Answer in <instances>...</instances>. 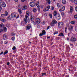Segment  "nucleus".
<instances>
[{
    "label": "nucleus",
    "mask_w": 77,
    "mask_h": 77,
    "mask_svg": "<svg viewBox=\"0 0 77 77\" xmlns=\"http://www.w3.org/2000/svg\"><path fill=\"white\" fill-rule=\"evenodd\" d=\"M48 9L47 8V7H46L45 8H44V10H43V11L44 12H45V11H48Z\"/></svg>",
    "instance_id": "bb28decb"
},
{
    "label": "nucleus",
    "mask_w": 77,
    "mask_h": 77,
    "mask_svg": "<svg viewBox=\"0 0 77 77\" xmlns=\"http://www.w3.org/2000/svg\"><path fill=\"white\" fill-rule=\"evenodd\" d=\"M6 26L7 27H8L9 28L11 27V25L9 24H7L6 25Z\"/></svg>",
    "instance_id": "c756f323"
},
{
    "label": "nucleus",
    "mask_w": 77,
    "mask_h": 77,
    "mask_svg": "<svg viewBox=\"0 0 77 77\" xmlns=\"http://www.w3.org/2000/svg\"><path fill=\"white\" fill-rule=\"evenodd\" d=\"M37 28L39 29V28H40V26L38 24L37 25Z\"/></svg>",
    "instance_id": "ea45409f"
},
{
    "label": "nucleus",
    "mask_w": 77,
    "mask_h": 77,
    "mask_svg": "<svg viewBox=\"0 0 77 77\" xmlns=\"http://www.w3.org/2000/svg\"><path fill=\"white\" fill-rule=\"evenodd\" d=\"M0 26L1 29H3L5 27V25L3 23H1L0 25Z\"/></svg>",
    "instance_id": "2eb2a0df"
},
{
    "label": "nucleus",
    "mask_w": 77,
    "mask_h": 77,
    "mask_svg": "<svg viewBox=\"0 0 77 77\" xmlns=\"http://www.w3.org/2000/svg\"><path fill=\"white\" fill-rule=\"evenodd\" d=\"M16 47H15V46H14L12 48V50H16Z\"/></svg>",
    "instance_id": "e433bc0d"
},
{
    "label": "nucleus",
    "mask_w": 77,
    "mask_h": 77,
    "mask_svg": "<svg viewBox=\"0 0 77 77\" xmlns=\"http://www.w3.org/2000/svg\"><path fill=\"white\" fill-rule=\"evenodd\" d=\"M30 19L31 21H33V16L31 15Z\"/></svg>",
    "instance_id": "c85d7f7f"
},
{
    "label": "nucleus",
    "mask_w": 77,
    "mask_h": 77,
    "mask_svg": "<svg viewBox=\"0 0 77 77\" xmlns=\"http://www.w3.org/2000/svg\"><path fill=\"white\" fill-rule=\"evenodd\" d=\"M10 63H9V62H8L7 63V65H9Z\"/></svg>",
    "instance_id": "052dcab7"
},
{
    "label": "nucleus",
    "mask_w": 77,
    "mask_h": 77,
    "mask_svg": "<svg viewBox=\"0 0 77 77\" xmlns=\"http://www.w3.org/2000/svg\"><path fill=\"white\" fill-rule=\"evenodd\" d=\"M61 15H62V16H63V15H64V14H63V13H61Z\"/></svg>",
    "instance_id": "69168bd1"
},
{
    "label": "nucleus",
    "mask_w": 77,
    "mask_h": 77,
    "mask_svg": "<svg viewBox=\"0 0 77 77\" xmlns=\"http://www.w3.org/2000/svg\"><path fill=\"white\" fill-rule=\"evenodd\" d=\"M74 18H75V19H77V14H76L74 16Z\"/></svg>",
    "instance_id": "79ce46f5"
},
{
    "label": "nucleus",
    "mask_w": 77,
    "mask_h": 77,
    "mask_svg": "<svg viewBox=\"0 0 77 77\" xmlns=\"http://www.w3.org/2000/svg\"><path fill=\"white\" fill-rule=\"evenodd\" d=\"M25 19H26V20H27V18H29V17H28L27 16H25Z\"/></svg>",
    "instance_id": "a19ab883"
},
{
    "label": "nucleus",
    "mask_w": 77,
    "mask_h": 77,
    "mask_svg": "<svg viewBox=\"0 0 77 77\" xmlns=\"http://www.w3.org/2000/svg\"><path fill=\"white\" fill-rule=\"evenodd\" d=\"M58 33V32H54V35H56V34H57Z\"/></svg>",
    "instance_id": "bf43d9fd"
},
{
    "label": "nucleus",
    "mask_w": 77,
    "mask_h": 77,
    "mask_svg": "<svg viewBox=\"0 0 77 77\" xmlns=\"http://www.w3.org/2000/svg\"><path fill=\"white\" fill-rule=\"evenodd\" d=\"M11 18H14L17 17V14L16 12L12 13L11 15Z\"/></svg>",
    "instance_id": "7ed1b4c3"
},
{
    "label": "nucleus",
    "mask_w": 77,
    "mask_h": 77,
    "mask_svg": "<svg viewBox=\"0 0 77 77\" xmlns=\"http://www.w3.org/2000/svg\"><path fill=\"white\" fill-rule=\"evenodd\" d=\"M62 2L63 5H66V0H62Z\"/></svg>",
    "instance_id": "f3484780"
},
{
    "label": "nucleus",
    "mask_w": 77,
    "mask_h": 77,
    "mask_svg": "<svg viewBox=\"0 0 77 77\" xmlns=\"http://www.w3.org/2000/svg\"><path fill=\"white\" fill-rule=\"evenodd\" d=\"M46 9H48V11H49V9H50V5H48L47 6V7H46Z\"/></svg>",
    "instance_id": "7c9ffc66"
},
{
    "label": "nucleus",
    "mask_w": 77,
    "mask_h": 77,
    "mask_svg": "<svg viewBox=\"0 0 77 77\" xmlns=\"http://www.w3.org/2000/svg\"><path fill=\"white\" fill-rule=\"evenodd\" d=\"M63 23L62 22H59L58 23V27L59 29H60V28H62V27H63Z\"/></svg>",
    "instance_id": "f257e3e1"
},
{
    "label": "nucleus",
    "mask_w": 77,
    "mask_h": 77,
    "mask_svg": "<svg viewBox=\"0 0 77 77\" xmlns=\"http://www.w3.org/2000/svg\"><path fill=\"white\" fill-rule=\"evenodd\" d=\"M18 11L20 14H21V13H22L21 12V9H18Z\"/></svg>",
    "instance_id": "473e14b6"
},
{
    "label": "nucleus",
    "mask_w": 77,
    "mask_h": 77,
    "mask_svg": "<svg viewBox=\"0 0 77 77\" xmlns=\"http://www.w3.org/2000/svg\"><path fill=\"white\" fill-rule=\"evenodd\" d=\"M30 28H32V26H31V25H30V24H29L26 26V30H30Z\"/></svg>",
    "instance_id": "1a4fd4ad"
},
{
    "label": "nucleus",
    "mask_w": 77,
    "mask_h": 77,
    "mask_svg": "<svg viewBox=\"0 0 77 77\" xmlns=\"http://www.w3.org/2000/svg\"><path fill=\"white\" fill-rule=\"evenodd\" d=\"M36 6L37 7V8H39V5H38V4H36Z\"/></svg>",
    "instance_id": "13d9d810"
},
{
    "label": "nucleus",
    "mask_w": 77,
    "mask_h": 77,
    "mask_svg": "<svg viewBox=\"0 0 77 77\" xmlns=\"http://www.w3.org/2000/svg\"><path fill=\"white\" fill-rule=\"evenodd\" d=\"M70 23L71 24H75V21H71Z\"/></svg>",
    "instance_id": "412c9836"
},
{
    "label": "nucleus",
    "mask_w": 77,
    "mask_h": 77,
    "mask_svg": "<svg viewBox=\"0 0 77 77\" xmlns=\"http://www.w3.org/2000/svg\"><path fill=\"white\" fill-rule=\"evenodd\" d=\"M72 29H73V26H70L69 27V30H72Z\"/></svg>",
    "instance_id": "a211bd4d"
},
{
    "label": "nucleus",
    "mask_w": 77,
    "mask_h": 77,
    "mask_svg": "<svg viewBox=\"0 0 77 77\" xmlns=\"http://www.w3.org/2000/svg\"><path fill=\"white\" fill-rule=\"evenodd\" d=\"M29 5L31 7H34L36 5V4L34 2H31L29 3Z\"/></svg>",
    "instance_id": "423d86ee"
},
{
    "label": "nucleus",
    "mask_w": 77,
    "mask_h": 77,
    "mask_svg": "<svg viewBox=\"0 0 77 77\" xmlns=\"http://www.w3.org/2000/svg\"><path fill=\"white\" fill-rule=\"evenodd\" d=\"M47 38L48 39H50V37L48 36V37H47Z\"/></svg>",
    "instance_id": "338daca9"
},
{
    "label": "nucleus",
    "mask_w": 77,
    "mask_h": 77,
    "mask_svg": "<svg viewBox=\"0 0 77 77\" xmlns=\"http://www.w3.org/2000/svg\"><path fill=\"white\" fill-rule=\"evenodd\" d=\"M42 76H44V75H45L46 74V73H42Z\"/></svg>",
    "instance_id": "a18cd8bd"
},
{
    "label": "nucleus",
    "mask_w": 77,
    "mask_h": 77,
    "mask_svg": "<svg viewBox=\"0 0 77 77\" xmlns=\"http://www.w3.org/2000/svg\"><path fill=\"white\" fill-rule=\"evenodd\" d=\"M57 6L58 8H60V4L59 3H57Z\"/></svg>",
    "instance_id": "f704fd0d"
},
{
    "label": "nucleus",
    "mask_w": 77,
    "mask_h": 77,
    "mask_svg": "<svg viewBox=\"0 0 77 77\" xmlns=\"http://www.w3.org/2000/svg\"><path fill=\"white\" fill-rule=\"evenodd\" d=\"M17 23H14V26L15 27H17Z\"/></svg>",
    "instance_id": "de8ad7c7"
},
{
    "label": "nucleus",
    "mask_w": 77,
    "mask_h": 77,
    "mask_svg": "<svg viewBox=\"0 0 77 77\" xmlns=\"http://www.w3.org/2000/svg\"><path fill=\"white\" fill-rule=\"evenodd\" d=\"M52 2V1L51 0H48V3L49 4V5H50V4Z\"/></svg>",
    "instance_id": "6ab92c4d"
},
{
    "label": "nucleus",
    "mask_w": 77,
    "mask_h": 77,
    "mask_svg": "<svg viewBox=\"0 0 77 77\" xmlns=\"http://www.w3.org/2000/svg\"><path fill=\"white\" fill-rule=\"evenodd\" d=\"M66 39L68 41H69V38L68 37L66 38Z\"/></svg>",
    "instance_id": "5fc2aeb1"
},
{
    "label": "nucleus",
    "mask_w": 77,
    "mask_h": 77,
    "mask_svg": "<svg viewBox=\"0 0 77 77\" xmlns=\"http://www.w3.org/2000/svg\"><path fill=\"white\" fill-rule=\"evenodd\" d=\"M43 35V34L42 33H40L39 34V36H42Z\"/></svg>",
    "instance_id": "c03bdc74"
},
{
    "label": "nucleus",
    "mask_w": 77,
    "mask_h": 77,
    "mask_svg": "<svg viewBox=\"0 0 77 77\" xmlns=\"http://www.w3.org/2000/svg\"><path fill=\"white\" fill-rule=\"evenodd\" d=\"M38 12H40V8H38Z\"/></svg>",
    "instance_id": "e2e57ef3"
},
{
    "label": "nucleus",
    "mask_w": 77,
    "mask_h": 77,
    "mask_svg": "<svg viewBox=\"0 0 77 77\" xmlns=\"http://www.w3.org/2000/svg\"><path fill=\"white\" fill-rule=\"evenodd\" d=\"M0 5H1L2 6L3 8H5L6 6V4L4 2H0Z\"/></svg>",
    "instance_id": "20e7f679"
},
{
    "label": "nucleus",
    "mask_w": 77,
    "mask_h": 77,
    "mask_svg": "<svg viewBox=\"0 0 77 77\" xmlns=\"http://www.w3.org/2000/svg\"><path fill=\"white\" fill-rule=\"evenodd\" d=\"M4 44H8V41H6L5 42Z\"/></svg>",
    "instance_id": "603ef678"
},
{
    "label": "nucleus",
    "mask_w": 77,
    "mask_h": 77,
    "mask_svg": "<svg viewBox=\"0 0 77 77\" xmlns=\"http://www.w3.org/2000/svg\"><path fill=\"white\" fill-rule=\"evenodd\" d=\"M70 12H72L74 11V8H73V7L71 6L70 7Z\"/></svg>",
    "instance_id": "ddd939ff"
},
{
    "label": "nucleus",
    "mask_w": 77,
    "mask_h": 77,
    "mask_svg": "<svg viewBox=\"0 0 77 77\" xmlns=\"http://www.w3.org/2000/svg\"><path fill=\"white\" fill-rule=\"evenodd\" d=\"M11 39L13 41H14L15 40V37H13Z\"/></svg>",
    "instance_id": "09e8293b"
},
{
    "label": "nucleus",
    "mask_w": 77,
    "mask_h": 77,
    "mask_svg": "<svg viewBox=\"0 0 77 77\" xmlns=\"http://www.w3.org/2000/svg\"><path fill=\"white\" fill-rule=\"evenodd\" d=\"M8 38V35L6 34H4L3 35V39L4 40H6Z\"/></svg>",
    "instance_id": "9d476101"
},
{
    "label": "nucleus",
    "mask_w": 77,
    "mask_h": 77,
    "mask_svg": "<svg viewBox=\"0 0 77 77\" xmlns=\"http://www.w3.org/2000/svg\"><path fill=\"white\" fill-rule=\"evenodd\" d=\"M74 3L75 4H77V0H74Z\"/></svg>",
    "instance_id": "4c0bfd02"
},
{
    "label": "nucleus",
    "mask_w": 77,
    "mask_h": 77,
    "mask_svg": "<svg viewBox=\"0 0 77 77\" xmlns=\"http://www.w3.org/2000/svg\"><path fill=\"white\" fill-rule=\"evenodd\" d=\"M27 8V7L26 5H24L23 6V7L22 8V10H26Z\"/></svg>",
    "instance_id": "4468645a"
},
{
    "label": "nucleus",
    "mask_w": 77,
    "mask_h": 77,
    "mask_svg": "<svg viewBox=\"0 0 77 77\" xmlns=\"http://www.w3.org/2000/svg\"><path fill=\"white\" fill-rule=\"evenodd\" d=\"M33 11L34 12H35L36 11V8H34L33 9Z\"/></svg>",
    "instance_id": "72a5a7b5"
},
{
    "label": "nucleus",
    "mask_w": 77,
    "mask_h": 77,
    "mask_svg": "<svg viewBox=\"0 0 77 77\" xmlns=\"http://www.w3.org/2000/svg\"><path fill=\"white\" fill-rule=\"evenodd\" d=\"M2 9V7L1 6V5H0V13L1 12V11Z\"/></svg>",
    "instance_id": "37998d69"
},
{
    "label": "nucleus",
    "mask_w": 77,
    "mask_h": 77,
    "mask_svg": "<svg viewBox=\"0 0 77 77\" xmlns=\"http://www.w3.org/2000/svg\"><path fill=\"white\" fill-rule=\"evenodd\" d=\"M21 2H24V1H25V0H21Z\"/></svg>",
    "instance_id": "0e129e2a"
},
{
    "label": "nucleus",
    "mask_w": 77,
    "mask_h": 77,
    "mask_svg": "<svg viewBox=\"0 0 77 77\" xmlns=\"http://www.w3.org/2000/svg\"><path fill=\"white\" fill-rule=\"evenodd\" d=\"M23 22H21V25L23 26Z\"/></svg>",
    "instance_id": "680f3d73"
},
{
    "label": "nucleus",
    "mask_w": 77,
    "mask_h": 77,
    "mask_svg": "<svg viewBox=\"0 0 77 77\" xmlns=\"http://www.w3.org/2000/svg\"><path fill=\"white\" fill-rule=\"evenodd\" d=\"M3 29H0V33H2V32H3Z\"/></svg>",
    "instance_id": "864d4df0"
},
{
    "label": "nucleus",
    "mask_w": 77,
    "mask_h": 77,
    "mask_svg": "<svg viewBox=\"0 0 77 77\" xmlns=\"http://www.w3.org/2000/svg\"><path fill=\"white\" fill-rule=\"evenodd\" d=\"M36 22L38 24H39L41 23V20L39 18H37L36 19Z\"/></svg>",
    "instance_id": "9b49d317"
},
{
    "label": "nucleus",
    "mask_w": 77,
    "mask_h": 77,
    "mask_svg": "<svg viewBox=\"0 0 77 77\" xmlns=\"http://www.w3.org/2000/svg\"><path fill=\"white\" fill-rule=\"evenodd\" d=\"M65 9V6H61V9H60L59 11L60 12H62Z\"/></svg>",
    "instance_id": "0eeeda50"
},
{
    "label": "nucleus",
    "mask_w": 77,
    "mask_h": 77,
    "mask_svg": "<svg viewBox=\"0 0 77 77\" xmlns=\"http://www.w3.org/2000/svg\"><path fill=\"white\" fill-rule=\"evenodd\" d=\"M67 28H68L67 26L65 28V31L66 32V29H67Z\"/></svg>",
    "instance_id": "3c124183"
},
{
    "label": "nucleus",
    "mask_w": 77,
    "mask_h": 77,
    "mask_svg": "<svg viewBox=\"0 0 77 77\" xmlns=\"http://www.w3.org/2000/svg\"><path fill=\"white\" fill-rule=\"evenodd\" d=\"M56 18L57 20H59L60 19V16L59 14H57L56 16Z\"/></svg>",
    "instance_id": "f8f14e48"
},
{
    "label": "nucleus",
    "mask_w": 77,
    "mask_h": 77,
    "mask_svg": "<svg viewBox=\"0 0 77 77\" xmlns=\"http://www.w3.org/2000/svg\"><path fill=\"white\" fill-rule=\"evenodd\" d=\"M49 16L50 17V18H52V14H49Z\"/></svg>",
    "instance_id": "c9c22d12"
},
{
    "label": "nucleus",
    "mask_w": 77,
    "mask_h": 77,
    "mask_svg": "<svg viewBox=\"0 0 77 77\" xmlns=\"http://www.w3.org/2000/svg\"><path fill=\"white\" fill-rule=\"evenodd\" d=\"M8 53V51L7 50L5 51L3 54V55H5V54H6Z\"/></svg>",
    "instance_id": "b1692460"
},
{
    "label": "nucleus",
    "mask_w": 77,
    "mask_h": 77,
    "mask_svg": "<svg viewBox=\"0 0 77 77\" xmlns=\"http://www.w3.org/2000/svg\"><path fill=\"white\" fill-rule=\"evenodd\" d=\"M3 54V51H2L0 54V56H1V55Z\"/></svg>",
    "instance_id": "8fccbe9b"
},
{
    "label": "nucleus",
    "mask_w": 77,
    "mask_h": 77,
    "mask_svg": "<svg viewBox=\"0 0 77 77\" xmlns=\"http://www.w3.org/2000/svg\"><path fill=\"white\" fill-rule=\"evenodd\" d=\"M11 35L12 36H15V33H14V32L12 33V34H11Z\"/></svg>",
    "instance_id": "49530a36"
},
{
    "label": "nucleus",
    "mask_w": 77,
    "mask_h": 77,
    "mask_svg": "<svg viewBox=\"0 0 77 77\" xmlns=\"http://www.w3.org/2000/svg\"><path fill=\"white\" fill-rule=\"evenodd\" d=\"M30 13H31L29 11H27L26 12V15H28V16H29L30 14Z\"/></svg>",
    "instance_id": "dca6fc26"
},
{
    "label": "nucleus",
    "mask_w": 77,
    "mask_h": 77,
    "mask_svg": "<svg viewBox=\"0 0 77 77\" xmlns=\"http://www.w3.org/2000/svg\"><path fill=\"white\" fill-rule=\"evenodd\" d=\"M4 31V32H6V31H7V29L6 27H4V28H3Z\"/></svg>",
    "instance_id": "5701e85b"
},
{
    "label": "nucleus",
    "mask_w": 77,
    "mask_h": 77,
    "mask_svg": "<svg viewBox=\"0 0 77 77\" xmlns=\"http://www.w3.org/2000/svg\"><path fill=\"white\" fill-rule=\"evenodd\" d=\"M57 14V12L56 11H54V15L55 17V16H56Z\"/></svg>",
    "instance_id": "4be33fe9"
},
{
    "label": "nucleus",
    "mask_w": 77,
    "mask_h": 77,
    "mask_svg": "<svg viewBox=\"0 0 77 77\" xmlns=\"http://www.w3.org/2000/svg\"><path fill=\"white\" fill-rule=\"evenodd\" d=\"M24 21H25V24H26L27 23V19H26L25 18L24 19Z\"/></svg>",
    "instance_id": "cd10ccee"
},
{
    "label": "nucleus",
    "mask_w": 77,
    "mask_h": 77,
    "mask_svg": "<svg viewBox=\"0 0 77 77\" xmlns=\"http://www.w3.org/2000/svg\"><path fill=\"white\" fill-rule=\"evenodd\" d=\"M8 13L7 11L5 12V14H1V16L3 18H5L6 16H8Z\"/></svg>",
    "instance_id": "39448f33"
},
{
    "label": "nucleus",
    "mask_w": 77,
    "mask_h": 77,
    "mask_svg": "<svg viewBox=\"0 0 77 77\" xmlns=\"http://www.w3.org/2000/svg\"><path fill=\"white\" fill-rule=\"evenodd\" d=\"M70 2H73V0H70Z\"/></svg>",
    "instance_id": "774afa93"
},
{
    "label": "nucleus",
    "mask_w": 77,
    "mask_h": 77,
    "mask_svg": "<svg viewBox=\"0 0 77 77\" xmlns=\"http://www.w3.org/2000/svg\"><path fill=\"white\" fill-rule=\"evenodd\" d=\"M46 33V32H45V30H43L42 31V34H43V35H45Z\"/></svg>",
    "instance_id": "a878e982"
},
{
    "label": "nucleus",
    "mask_w": 77,
    "mask_h": 77,
    "mask_svg": "<svg viewBox=\"0 0 77 77\" xmlns=\"http://www.w3.org/2000/svg\"><path fill=\"white\" fill-rule=\"evenodd\" d=\"M70 41H71L72 42H75V41H76V38L73 37H72L70 39Z\"/></svg>",
    "instance_id": "6e6552de"
},
{
    "label": "nucleus",
    "mask_w": 77,
    "mask_h": 77,
    "mask_svg": "<svg viewBox=\"0 0 77 77\" xmlns=\"http://www.w3.org/2000/svg\"><path fill=\"white\" fill-rule=\"evenodd\" d=\"M0 20L1 21H3V22H4V21H5V19H4L1 18L0 19Z\"/></svg>",
    "instance_id": "58836bf2"
},
{
    "label": "nucleus",
    "mask_w": 77,
    "mask_h": 77,
    "mask_svg": "<svg viewBox=\"0 0 77 77\" xmlns=\"http://www.w3.org/2000/svg\"><path fill=\"white\" fill-rule=\"evenodd\" d=\"M50 29V26H48V27L47 28V30H48V29Z\"/></svg>",
    "instance_id": "6e6d98bb"
},
{
    "label": "nucleus",
    "mask_w": 77,
    "mask_h": 77,
    "mask_svg": "<svg viewBox=\"0 0 77 77\" xmlns=\"http://www.w3.org/2000/svg\"><path fill=\"white\" fill-rule=\"evenodd\" d=\"M51 9L52 11H53L54 9V7L53 6H51Z\"/></svg>",
    "instance_id": "2f4dec72"
},
{
    "label": "nucleus",
    "mask_w": 77,
    "mask_h": 77,
    "mask_svg": "<svg viewBox=\"0 0 77 77\" xmlns=\"http://www.w3.org/2000/svg\"><path fill=\"white\" fill-rule=\"evenodd\" d=\"M18 8L22 10V8H23V6L21 5H20V4H19L18 5Z\"/></svg>",
    "instance_id": "aec40b11"
},
{
    "label": "nucleus",
    "mask_w": 77,
    "mask_h": 77,
    "mask_svg": "<svg viewBox=\"0 0 77 77\" xmlns=\"http://www.w3.org/2000/svg\"><path fill=\"white\" fill-rule=\"evenodd\" d=\"M57 23V21H56V20H53L52 22L51 23V26H52V27L54 26V25L56 24Z\"/></svg>",
    "instance_id": "f03ea898"
},
{
    "label": "nucleus",
    "mask_w": 77,
    "mask_h": 77,
    "mask_svg": "<svg viewBox=\"0 0 77 77\" xmlns=\"http://www.w3.org/2000/svg\"><path fill=\"white\" fill-rule=\"evenodd\" d=\"M64 36V35H63V33H61L60 34H59V35H58V36Z\"/></svg>",
    "instance_id": "393cba45"
},
{
    "label": "nucleus",
    "mask_w": 77,
    "mask_h": 77,
    "mask_svg": "<svg viewBox=\"0 0 77 77\" xmlns=\"http://www.w3.org/2000/svg\"><path fill=\"white\" fill-rule=\"evenodd\" d=\"M75 10L77 12V7L75 8Z\"/></svg>",
    "instance_id": "4d7b16f0"
}]
</instances>
